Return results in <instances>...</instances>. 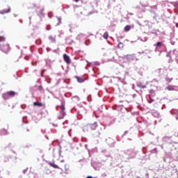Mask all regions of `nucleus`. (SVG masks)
<instances>
[{
	"mask_svg": "<svg viewBox=\"0 0 178 178\" xmlns=\"http://www.w3.org/2000/svg\"><path fill=\"white\" fill-rule=\"evenodd\" d=\"M44 73H45V70H42V72H41L42 77H44Z\"/></svg>",
	"mask_w": 178,
	"mask_h": 178,
	"instance_id": "nucleus-17",
	"label": "nucleus"
},
{
	"mask_svg": "<svg viewBox=\"0 0 178 178\" xmlns=\"http://www.w3.org/2000/svg\"><path fill=\"white\" fill-rule=\"evenodd\" d=\"M0 133H1V134H8V131H6V129H1L0 130Z\"/></svg>",
	"mask_w": 178,
	"mask_h": 178,
	"instance_id": "nucleus-13",
	"label": "nucleus"
},
{
	"mask_svg": "<svg viewBox=\"0 0 178 178\" xmlns=\"http://www.w3.org/2000/svg\"><path fill=\"white\" fill-rule=\"evenodd\" d=\"M129 56H131V55L128 54V55L125 56L124 58H129Z\"/></svg>",
	"mask_w": 178,
	"mask_h": 178,
	"instance_id": "nucleus-20",
	"label": "nucleus"
},
{
	"mask_svg": "<svg viewBox=\"0 0 178 178\" xmlns=\"http://www.w3.org/2000/svg\"><path fill=\"white\" fill-rule=\"evenodd\" d=\"M104 38H105L106 40H108V38L109 37V35L108 34V32H105L104 35H103Z\"/></svg>",
	"mask_w": 178,
	"mask_h": 178,
	"instance_id": "nucleus-12",
	"label": "nucleus"
},
{
	"mask_svg": "<svg viewBox=\"0 0 178 178\" xmlns=\"http://www.w3.org/2000/svg\"><path fill=\"white\" fill-rule=\"evenodd\" d=\"M61 162H65V161H64V160H63V161H61Z\"/></svg>",
	"mask_w": 178,
	"mask_h": 178,
	"instance_id": "nucleus-24",
	"label": "nucleus"
},
{
	"mask_svg": "<svg viewBox=\"0 0 178 178\" xmlns=\"http://www.w3.org/2000/svg\"><path fill=\"white\" fill-rule=\"evenodd\" d=\"M16 94H17L16 92L11 90V91L4 93L3 95V98L4 99H8V97H15V95H16Z\"/></svg>",
	"mask_w": 178,
	"mask_h": 178,
	"instance_id": "nucleus-2",
	"label": "nucleus"
},
{
	"mask_svg": "<svg viewBox=\"0 0 178 178\" xmlns=\"http://www.w3.org/2000/svg\"><path fill=\"white\" fill-rule=\"evenodd\" d=\"M49 166H51V168H54V169H62L58 165L55 164V163H49Z\"/></svg>",
	"mask_w": 178,
	"mask_h": 178,
	"instance_id": "nucleus-6",
	"label": "nucleus"
},
{
	"mask_svg": "<svg viewBox=\"0 0 178 178\" xmlns=\"http://www.w3.org/2000/svg\"><path fill=\"white\" fill-rule=\"evenodd\" d=\"M86 127L91 129V130H95V129L98 127V124H97V122H94L93 124H88L86 125Z\"/></svg>",
	"mask_w": 178,
	"mask_h": 178,
	"instance_id": "nucleus-3",
	"label": "nucleus"
},
{
	"mask_svg": "<svg viewBox=\"0 0 178 178\" xmlns=\"http://www.w3.org/2000/svg\"><path fill=\"white\" fill-rule=\"evenodd\" d=\"M120 47H123V43L120 42V43L118 44V47L120 48Z\"/></svg>",
	"mask_w": 178,
	"mask_h": 178,
	"instance_id": "nucleus-18",
	"label": "nucleus"
},
{
	"mask_svg": "<svg viewBox=\"0 0 178 178\" xmlns=\"http://www.w3.org/2000/svg\"><path fill=\"white\" fill-rule=\"evenodd\" d=\"M138 87H140V88H147L145 85H139Z\"/></svg>",
	"mask_w": 178,
	"mask_h": 178,
	"instance_id": "nucleus-16",
	"label": "nucleus"
},
{
	"mask_svg": "<svg viewBox=\"0 0 178 178\" xmlns=\"http://www.w3.org/2000/svg\"><path fill=\"white\" fill-rule=\"evenodd\" d=\"M86 178H98V177H93L92 176H88Z\"/></svg>",
	"mask_w": 178,
	"mask_h": 178,
	"instance_id": "nucleus-19",
	"label": "nucleus"
},
{
	"mask_svg": "<svg viewBox=\"0 0 178 178\" xmlns=\"http://www.w3.org/2000/svg\"><path fill=\"white\" fill-rule=\"evenodd\" d=\"M5 41H6L5 37H0V42H6Z\"/></svg>",
	"mask_w": 178,
	"mask_h": 178,
	"instance_id": "nucleus-14",
	"label": "nucleus"
},
{
	"mask_svg": "<svg viewBox=\"0 0 178 178\" xmlns=\"http://www.w3.org/2000/svg\"><path fill=\"white\" fill-rule=\"evenodd\" d=\"M74 2H79V1H80V0H74Z\"/></svg>",
	"mask_w": 178,
	"mask_h": 178,
	"instance_id": "nucleus-22",
	"label": "nucleus"
},
{
	"mask_svg": "<svg viewBox=\"0 0 178 178\" xmlns=\"http://www.w3.org/2000/svg\"><path fill=\"white\" fill-rule=\"evenodd\" d=\"M76 79L78 80L79 83H83L84 81V79H83V78L79 76H76Z\"/></svg>",
	"mask_w": 178,
	"mask_h": 178,
	"instance_id": "nucleus-11",
	"label": "nucleus"
},
{
	"mask_svg": "<svg viewBox=\"0 0 178 178\" xmlns=\"http://www.w3.org/2000/svg\"><path fill=\"white\" fill-rule=\"evenodd\" d=\"M63 59H64L65 62H66V63H67V65H70V63H72L70 57H69V56H67V54L63 55Z\"/></svg>",
	"mask_w": 178,
	"mask_h": 178,
	"instance_id": "nucleus-4",
	"label": "nucleus"
},
{
	"mask_svg": "<svg viewBox=\"0 0 178 178\" xmlns=\"http://www.w3.org/2000/svg\"><path fill=\"white\" fill-rule=\"evenodd\" d=\"M10 12V8L4 9L0 11V15H5L6 13H9Z\"/></svg>",
	"mask_w": 178,
	"mask_h": 178,
	"instance_id": "nucleus-7",
	"label": "nucleus"
},
{
	"mask_svg": "<svg viewBox=\"0 0 178 178\" xmlns=\"http://www.w3.org/2000/svg\"><path fill=\"white\" fill-rule=\"evenodd\" d=\"M166 89L168 90V91H173L175 90V88L173 86H168L166 87Z\"/></svg>",
	"mask_w": 178,
	"mask_h": 178,
	"instance_id": "nucleus-10",
	"label": "nucleus"
},
{
	"mask_svg": "<svg viewBox=\"0 0 178 178\" xmlns=\"http://www.w3.org/2000/svg\"><path fill=\"white\" fill-rule=\"evenodd\" d=\"M162 45H163V44L162 42H158L156 44V47H162Z\"/></svg>",
	"mask_w": 178,
	"mask_h": 178,
	"instance_id": "nucleus-15",
	"label": "nucleus"
},
{
	"mask_svg": "<svg viewBox=\"0 0 178 178\" xmlns=\"http://www.w3.org/2000/svg\"><path fill=\"white\" fill-rule=\"evenodd\" d=\"M0 50L3 54H9V51H10V47L7 42H0Z\"/></svg>",
	"mask_w": 178,
	"mask_h": 178,
	"instance_id": "nucleus-1",
	"label": "nucleus"
},
{
	"mask_svg": "<svg viewBox=\"0 0 178 178\" xmlns=\"http://www.w3.org/2000/svg\"><path fill=\"white\" fill-rule=\"evenodd\" d=\"M42 86H40L39 87V90H42Z\"/></svg>",
	"mask_w": 178,
	"mask_h": 178,
	"instance_id": "nucleus-23",
	"label": "nucleus"
},
{
	"mask_svg": "<svg viewBox=\"0 0 178 178\" xmlns=\"http://www.w3.org/2000/svg\"><path fill=\"white\" fill-rule=\"evenodd\" d=\"M175 26H176V27H177V29H178V23H176V24H175Z\"/></svg>",
	"mask_w": 178,
	"mask_h": 178,
	"instance_id": "nucleus-21",
	"label": "nucleus"
},
{
	"mask_svg": "<svg viewBox=\"0 0 178 178\" xmlns=\"http://www.w3.org/2000/svg\"><path fill=\"white\" fill-rule=\"evenodd\" d=\"M33 105H34L35 106H39V107L44 106H45L43 103L38 102H35L33 103Z\"/></svg>",
	"mask_w": 178,
	"mask_h": 178,
	"instance_id": "nucleus-8",
	"label": "nucleus"
},
{
	"mask_svg": "<svg viewBox=\"0 0 178 178\" xmlns=\"http://www.w3.org/2000/svg\"><path fill=\"white\" fill-rule=\"evenodd\" d=\"M60 113L63 115V116L60 118V119H63L65 116H66V113L65 112V105L62 104L60 106Z\"/></svg>",
	"mask_w": 178,
	"mask_h": 178,
	"instance_id": "nucleus-5",
	"label": "nucleus"
},
{
	"mask_svg": "<svg viewBox=\"0 0 178 178\" xmlns=\"http://www.w3.org/2000/svg\"><path fill=\"white\" fill-rule=\"evenodd\" d=\"M124 31H130V30H131V26L130 25H127L124 29Z\"/></svg>",
	"mask_w": 178,
	"mask_h": 178,
	"instance_id": "nucleus-9",
	"label": "nucleus"
}]
</instances>
